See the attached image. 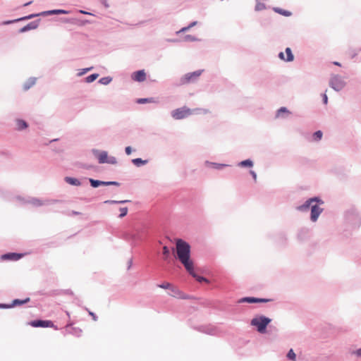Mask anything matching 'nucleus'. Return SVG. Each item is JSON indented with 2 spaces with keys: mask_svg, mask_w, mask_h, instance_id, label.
<instances>
[{
  "mask_svg": "<svg viewBox=\"0 0 361 361\" xmlns=\"http://www.w3.org/2000/svg\"><path fill=\"white\" fill-rule=\"evenodd\" d=\"M177 257L190 274H194V263L190 259V245L183 240L176 241Z\"/></svg>",
  "mask_w": 361,
  "mask_h": 361,
  "instance_id": "obj_1",
  "label": "nucleus"
},
{
  "mask_svg": "<svg viewBox=\"0 0 361 361\" xmlns=\"http://www.w3.org/2000/svg\"><path fill=\"white\" fill-rule=\"evenodd\" d=\"M4 191L7 192L6 196H0L3 200L19 202L21 203H42V202L35 197H25L22 195H13L12 192L5 190Z\"/></svg>",
  "mask_w": 361,
  "mask_h": 361,
  "instance_id": "obj_2",
  "label": "nucleus"
},
{
  "mask_svg": "<svg viewBox=\"0 0 361 361\" xmlns=\"http://www.w3.org/2000/svg\"><path fill=\"white\" fill-rule=\"evenodd\" d=\"M329 87L336 92L342 90L346 85L344 78L338 74L331 75L329 82Z\"/></svg>",
  "mask_w": 361,
  "mask_h": 361,
  "instance_id": "obj_3",
  "label": "nucleus"
},
{
  "mask_svg": "<svg viewBox=\"0 0 361 361\" xmlns=\"http://www.w3.org/2000/svg\"><path fill=\"white\" fill-rule=\"evenodd\" d=\"M192 114V110L187 107L183 106L176 109L171 112V115L175 120H181L188 118Z\"/></svg>",
  "mask_w": 361,
  "mask_h": 361,
  "instance_id": "obj_4",
  "label": "nucleus"
},
{
  "mask_svg": "<svg viewBox=\"0 0 361 361\" xmlns=\"http://www.w3.org/2000/svg\"><path fill=\"white\" fill-rule=\"evenodd\" d=\"M271 319L266 317H257L252 319L251 324L257 327V331L261 333L265 332L267 324H269Z\"/></svg>",
  "mask_w": 361,
  "mask_h": 361,
  "instance_id": "obj_5",
  "label": "nucleus"
},
{
  "mask_svg": "<svg viewBox=\"0 0 361 361\" xmlns=\"http://www.w3.org/2000/svg\"><path fill=\"white\" fill-rule=\"evenodd\" d=\"M203 70H197L191 73L185 74L180 79L182 84L195 82L201 75Z\"/></svg>",
  "mask_w": 361,
  "mask_h": 361,
  "instance_id": "obj_6",
  "label": "nucleus"
},
{
  "mask_svg": "<svg viewBox=\"0 0 361 361\" xmlns=\"http://www.w3.org/2000/svg\"><path fill=\"white\" fill-rule=\"evenodd\" d=\"M29 324L34 328H54L56 327L54 325L52 321H42V320H35L32 321L29 323Z\"/></svg>",
  "mask_w": 361,
  "mask_h": 361,
  "instance_id": "obj_7",
  "label": "nucleus"
},
{
  "mask_svg": "<svg viewBox=\"0 0 361 361\" xmlns=\"http://www.w3.org/2000/svg\"><path fill=\"white\" fill-rule=\"evenodd\" d=\"M41 21V19H37L34 21H32L27 24L26 25L21 27L19 30V33H24L26 32H28L32 30H35L39 27V23Z\"/></svg>",
  "mask_w": 361,
  "mask_h": 361,
  "instance_id": "obj_8",
  "label": "nucleus"
},
{
  "mask_svg": "<svg viewBox=\"0 0 361 361\" xmlns=\"http://www.w3.org/2000/svg\"><path fill=\"white\" fill-rule=\"evenodd\" d=\"M93 154L97 157L99 164L107 163L108 152L106 151H99L98 149H93Z\"/></svg>",
  "mask_w": 361,
  "mask_h": 361,
  "instance_id": "obj_9",
  "label": "nucleus"
},
{
  "mask_svg": "<svg viewBox=\"0 0 361 361\" xmlns=\"http://www.w3.org/2000/svg\"><path fill=\"white\" fill-rule=\"evenodd\" d=\"M131 78L137 82H143L146 79V73L145 70H139L133 73Z\"/></svg>",
  "mask_w": 361,
  "mask_h": 361,
  "instance_id": "obj_10",
  "label": "nucleus"
},
{
  "mask_svg": "<svg viewBox=\"0 0 361 361\" xmlns=\"http://www.w3.org/2000/svg\"><path fill=\"white\" fill-rule=\"evenodd\" d=\"M291 114V112L285 106L279 108L275 115L276 118H287L288 116Z\"/></svg>",
  "mask_w": 361,
  "mask_h": 361,
  "instance_id": "obj_11",
  "label": "nucleus"
},
{
  "mask_svg": "<svg viewBox=\"0 0 361 361\" xmlns=\"http://www.w3.org/2000/svg\"><path fill=\"white\" fill-rule=\"evenodd\" d=\"M70 11L63 9H53L41 12L42 16H47L51 15L68 14Z\"/></svg>",
  "mask_w": 361,
  "mask_h": 361,
  "instance_id": "obj_12",
  "label": "nucleus"
},
{
  "mask_svg": "<svg viewBox=\"0 0 361 361\" xmlns=\"http://www.w3.org/2000/svg\"><path fill=\"white\" fill-rule=\"evenodd\" d=\"M204 165L207 167H212L216 170H222L225 167L230 166L228 164L212 162L209 161H205Z\"/></svg>",
  "mask_w": 361,
  "mask_h": 361,
  "instance_id": "obj_13",
  "label": "nucleus"
},
{
  "mask_svg": "<svg viewBox=\"0 0 361 361\" xmlns=\"http://www.w3.org/2000/svg\"><path fill=\"white\" fill-rule=\"evenodd\" d=\"M322 209L315 204L311 207V220L315 222L322 212Z\"/></svg>",
  "mask_w": 361,
  "mask_h": 361,
  "instance_id": "obj_14",
  "label": "nucleus"
},
{
  "mask_svg": "<svg viewBox=\"0 0 361 361\" xmlns=\"http://www.w3.org/2000/svg\"><path fill=\"white\" fill-rule=\"evenodd\" d=\"M270 300L269 299H263V298H258L255 297H245L241 299V302H268Z\"/></svg>",
  "mask_w": 361,
  "mask_h": 361,
  "instance_id": "obj_15",
  "label": "nucleus"
},
{
  "mask_svg": "<svg viewBox=\"0 0 361 361\" xmlns=\"http://www.w3.org/2000/svg\"><path fill=\"white\" fill-rule=\"evenodd\" d=\"M171 293H169V295L174 298H178L180 299H186L187 296L185 295L183 293L179 290L176 286H173V288H171Z\"/></svg>",
  "mask_w": 361,
  "mask_h": 361,
  "instance_id": "obj_16",
  "label": "nucleus"
},
{
  "mask_svg": "<svg viewBox=\"0 0 361 361\" xmlns=\"http://www.w3.org/2000/svg\"><path fill=\"white\" fill-rule=\"evenodd\" d=\"M16 130L22 131L28 127V123L23 119L18 118L16 120Z\"/></svg>",
  "mask_w": 361,
  "mask_h": 361,
  "instance_id": "obj_17",
  "label": "nucleus"
},
{
  "mask_svg": "<svg viewBox=\"0 0 361 361\" xmlns=\"http://www.w3.org/2000/svg\"><path fill=\"white\" fill-rule=\"evenodd\" d=\"M21 257V255L17 254V253H8L4 255H2L1 258L2 259L5 260H13V261H17Z\"/></svg>",
  "mask_w": 361,
  "mask_h": 361,
  "instance_id": "obj_18",
  "label": "nucleus"
},
{
  "mask_svg": "<svg viewBox=\"0 0 361 361\" xmlns=\"http://www.w3.org/2000/svg\"><path fill=\"white\" fill-rule=\"evenodd\" d=\"M64 180L68 184H70L73 186H80L82 183L78 178L66 176L64 178Z\"/></svg>",
  "mask_w": 361,
  "mask_h": 361,
  "instance_id": "obj_19",
  "label": "nucleus"
},
{
  "mask_svg": "<svg viewBox=\"0 0 361 361\" xmlns=\"http://www.w3.org/2000/svg\"><path fill=\"white\" fill-rule=\"evenodd\" d=\"M89 182L90 185L94 188H97L99 186H106V181L89 178Z\"/></svg>",
  "mask_w": 361,
  "mask_h": 361,
  "instance_id": "obj_20",
  "label": "nucleus"
},
{
  "mask_svg": "<svg viewBox=\"0 0 361 361\" xmlns=\"http://www.w3.org/2000/svg\"><path fill=\"white\" fill-rule=\"evenodd\" d=\"M36 82V78L31 77L28 78L27 81H25L23 84V90H28L30 87H32Z\"/></svg>",
  "mask_w": 361,
  "mask_h": 361,
  "instance_id": "obj_21",
  "label": "nucleus"
},
{
  "mask_svg": "<svg viewBox=\"0 0 361 361\" xmlns=\"http://www.w3.org/2000/svg\"><path fill=\"white\" fill-rule=\"evenodd\" d=\"M237 165L243 168H252L254 165V162L250 159H247L238 162Z\"/></svg>",
  "mask_w": 361,
  "mask_h": 361,
  "instance_id": "obj_22",
  "label": "nucleus"
},
{
  "mask_svg": "<svg viewBox=\"0 0 361 361\" xmlns=\"http://www.w3.org/2000/svg\"><path fill=\"white\" fill-rule=\"evenodd\" d=\"M132 163L137 167H141L148 163V160H143L141 158H135L131 160Z\"/></svg>",
  "mask_w": 361,
  "mask_h": 361,
  "instance_id": "obj_23",
  "label": "nucleus"
},
{
  "mask_svg": "<svg viewBox=\"0 0 361 361\" xmlns=\"http://www.w3.org/2000/svg\"><path fill=\"white\" fill-rule=\"evenodd\" d=\"M273 10H274V12H276V13H277L279 14H281V15H282L283 16H286V17H289V16H290L292 15L290 11L282 9V8H279V7H274Z\"/></svg>",
  "mask_w": 361,
  "mask_h": 361,
  "instance_id": "obj_24",
  "label": "nucleus"
},
{
  "mask_svg": "<svg viewBox=\"0 0 361 361\" xmlns=\"http://www.w3.org/2000/svg\"><path fill=\"white\" fill-rule=\"evenodd\" d=\"M285 52L286 54V62H291L294 60V55L292 52V50L290 47H286L285 49Z\"/></svg>",
  "mask_w": 361,
  "mask_h": 361,
  "instance_id": "obj_25",
  "label": "nucleus"
},
{
  "mask_svg": "<svg viewBox=\"0 0 361 361\" xmlns=\"http://www.w3.org/2000/svg\"><path fill=\"white\" fill-rule=\"evenodd\" d=\"M155 98L154 97H147V98H140L137 99V103L143 104L147 103H154L155 102Z\"/></svg>",
  "mask_w": 361,
  "mask_h": 361,
  "instance_id": "obj_26",
  "label": "nucleus"
},
{
  "mask_svg": "<svg viewBox=\"0 0 361 361\" xmlns=\"http://www.w3.org/2000/svg\"><path fill=\"white\" fill-rule=\"evenodd\" d=\"M303 203H324V201L319 197L315 196L305 200Z\"/></svg>",
  "mask_w": 361,
  "mask_h": 361,
  "instance_id": "obj_27",
  "label": "nucleus"
},
{
  "mask_svg": "<svg viewBox=\"0 0 361 361\" xmlns=\"http://www.w3.org/2000/svg\"><path fill=\"white\" fill-rule=\"evenodd\" d=\"M39 16H42L41 12L40 13H32V14H30L28 16H25L21 17V18H19L18 20H19V22L20 21H24V20H30V19H32V18H34L35 17H39Z\"/></svg>",
  "mask_w": 361,
  "mask_h": 361,
  "instance_id": "obj_28",
  "label": "nucleus"
},
{
  "mask_svg": "<svg viewBox=\"0 0 361 361\" xmlns=\"http://www.w3.org/2000/svg\"><path fill=\"white\" fill-rule=\"evenodd\" d=\"M323 133L321 130H317L312 134V139L313 141L319 142L322 140Z\"/></svg>",
  "mask_w": 361,
  "mask_h": 361,
  "instance_id": "obj_29",
  "label": "nucleus"
},
{
  "mask_svg": "<svg viewBox=\"0 0 361 361\" xmlns=\"http://www.w3.org/2000/svg\"><path fill=\"white\" fill-rule=\"evenodd\" d=\"M30 302V298H26L25 300L16 299L13 301L12 306L22 305L26 302Z\"/></svg>",
  "mask_w": 361,
  "mask_h": 361,
  "instance_id": "obj_30",
  "label": "nucleus"
},
{
  "mask_svg": "<svg viewBox=\"0 0 361 361\" xmlns=\"http://www.w3.org/2000/svg\"><path fill=\"white\" fill-rule=\"evenodd\" d=\"M99 77L98 73H92L85 78V80L87 83L94 82Z\"/></svg>",
  "mask_w": 361,
  "mask_h": 361,
  "instance_id": "obj_31",
  "label": "nucleus"
},
{
  "mask_svg": "<svg viewBox=\"0 0 361 361\" xmlns=\"http://www.w3.org/2000/svg\"><path fill=\"white\" fill-rule=\"evenodd\" d=\"M111 81H112V78L110 76H107V77L101 78L99 80V83L104 85H109Z\"/></svg>",
  "mask_w": 361,
  "mask_h": 361,
  "instance_id": "obj_32",
  "label": "nucleus"
},
{
  "mask_svg": "<svg viewBox=\"0 0 361 361\" xmlns=\"http://www.w3.org/2000/svg\"><path fill=\"white\" fill-rule=\"evenodd\" d=\"M130 200H105L102 203H114V204H126V203H130Z\"/></svg>",
  "mask_w": 361,
  "mask_h": 361,
  "instance_id": "obj_33",
  "label": "nucleus"
},
{
  "mask_svg": "<svg viewBox=\"0 0 361 361\" xmlns=\"http://www.w3.org/2000/svg\"><path fill=\"white\" fill-rule=\"evenodd\" d=\"M184 41H185V42H197V41H200V39L193 35H186L184 37Z\"/></svg>",
  "mask_w": 361,
  "mask_h": 361,
  "instance_id": "obj_34",
  "label": "nucleus"
},
{
  "mask_svg": "<svg viewBox=\"0 0 361 361\" xmlns=\"http://www.w3.org/2000/svg\"><path fill=\"white\" fill-rule=\"evenodd\" d=\"M158 287L161 288L163 289H169L173 288V284L169 283V282H163L161 284L158 285Z\"/></svg>",
  "mask_w": 361,
  "mask_h": 361,
  "instance_id": "obj_35",
  "label": "nucleus"
},
{
  "mask_svg": "<svg viewBox=\"0 0 361 361\" xmlns=\"http://www.w3.org/2000/svg\"><path fill=\"white\" fill-rule=\"evenodd\" d=\"M190 275L192 276L193 277H195L196 279V280L197 281H199L200 283H202V282L208 283V281L205 277L197 276V274H195V271H194V274H190Z\"/></svg>",
  "mask_w": 361,
  "mask_h": 361,
  "instance_id": "obj_36",
  "label": "nucleus"
},
{
  "mask_svg": "<svg viewBox=\"0 0 361 361\" xmlns=\"http://www.w3.org/2000/svg\"><path fill=\"white\" fill-rule=\"evenodd\" d=\"M128 212V208L127 207H122L120 208V214H118V216L123 217L126 216Z\"/></svg>",
  "mask_w": 361,
  "mask_h": 361,
  "instance_id": "obj_37",
  "label": "nucleus"
},
{
  "mask_svg": "<svg viewBox=\"0 0 361 361\" xmlns=\"http://www.w3.org/2000/svg\"><path fill=\"white\" fill-rule=\"evenodd\" d=\"M266 8V6L264 3L258 2L255 8V10L257 11H260Z\"/></svg>",
  "mask_w": 361,
  "mask_h": 361,
  "instance_id": "obj_38",
  "label": "nucleus"
},
{
  "mask_svg": "<svg viewBox=\"0 0 361 361\" xmlns=\"http://www.w3.org/2000/svg\"><path fill=\"white\" fill-rule=\"evenodd\" d=\"M287 357L292 361H295V354L292 349L288 352Z\"/></svg>",
  "mask_w": 361,
  "mask_h": 361,
  "instance_id": "obj_39",
  "label": "nucleus"
},
{
  "mask_svg": "<svg viewBox=\"0 0 361 361\" xmlns=\"http://www.w3.org/2000/svg\"><path fill=\"white\" fill-rule=\"evenodd\" d=\"M17 22H19L18 18H17V19H14V20H4V21H3V22L1 23V25H11V24H13V23H17Z\"/></svg>",
  "mask_w": 361,
  "mask_h": 361,
  "instance_id": "obj_40",
  "label": "nucleus"
},
{
  "mask_svg": "<svg viewBox=\"0 0 361 361\" xmlns=\"http://www.w3.org/2000/svg\"><path fill=\"white\" fill-rule=\"evenodd\" d=\"M92 68H93V67H89V68H82V69L80 70V72L78 73V76L83 75L88 71H91Z\"/></svg>",
  "mask_w": 361,
  "mask_h": 361,
  "instance_id": "obj_41",
  "label": "nucleus"
},
{
  "mask_svg": "<svg viewBox=\"0 0 361 361\" xmlns=\"http://www.w3.org/2000/svg\"><path fill=\"white\" fill-rule=\"evenodd\" d=\"M106 164H117V159L115 157H113V156L108 157L107 163Z\"/></svg>",
  "mask_w": 361,
  "mask_h": 361,
  "instance_id": "obj_42",
  "label": "nucleus"
},
{
  "mask_svg": "<svg viewBox=\"0 0 361 361\" xmlns=\"http://www.w3.org/2000/svg\"><path fill=\"white\" fill-rule=\"evenodd\" d=\"M163 255L165 256V258H168L169 256V250L168 247H163Z\"/></svg>",
  "mask_w": 361,
  "mask_h": 361,
  "instance_id": "obj_43",
  "label": "nucleus"
},
{
  "mask_svg": "<svg viewBox=\"0 0 361 361\" xmlns=\"http://www.w3.org/2000/svg\"><path fill=\"white\" fill-rule=\"evenodd\" d=\"M322 97L323 104H327V103H328V97H327L326 94V93H323L322 94Z\"/></svg>",
  "mask_w": 361,
  "mask_h": 361,
  "instance_id": "obj_44",
  "label": "nucleus"
},
{
  "mask_svg": "<svg viewBox=\"0 0 361 361\" xmlns=\"http://www.w3.org/2000/svg\"><path fill=\"white\" fill-rule=\"evenodd\" d=\"M133 152V148L130 146H127L125 148V152L127 155H130Z\"/></svg>",
  "mask_w": 361,
  "mask_h": 361,
  "instance_id": "obj_45",
  "label": "nucleus"
},
{
  "mask_svg": "<svg viewBox=\"0 0 361 361\" xmlns=\"http://www.w3.org/2000/svg\"><path fill=\"white\" fill-rule=\"evenodd\" d=\"M190 28L189 27V25L186 26V27H184L183 28H181L180 30L177 31L176 32V34H179L180 32H185L188 30H189Z\"/></svg>",
  "mask_w": 361,
  "mask_h": 361,
  "instance_id": "obj_46",
  "label": "nucleus"
},
{
  "mask_svg": "<svg viewBox=\"0 0 361 361\" xmlns=\"http://www.w3.org/2000/svg\"><path fill=\"white\" fill-rule=\"evenodd\" d=\"M106 185H119V183L116 181H106Z\"/></svg>",
  "mask_w": 361,
  "mask_h": 361,
  "instance_id": "obj_47",
  "label": "nucleus"
},
{
  "mask_svg": "<svg viewBox=\"0 0 361 361\" xmlns=\"http://www.w3.org/2000/svg\"><path fill=\"white\" fill-rule=\"evenodd\" d=\"M278 57L281 60L286 61V57H285V55H284L283 52H282V51L279 52V54H278Z\"/></svg>",
  "mask_w": 361,
  "mask_h": 361,
  "instance_id": "obj_48",
  "label": "nucleus"
},
{
  "mask_svg": "<svg viewBox=\"0 0 361 361\" xmlns=\"http://www.w3.org/2000/svg\"><path fill=\"white\" fill-rule=\"evenodd\" d=\"M309 207H310V204H305V205L300 206L298 207V209L300 210H307V209H309Z\"/></svg>",
  "mask_w": 361,
  "mask_h": 361,
  "instance_id": "obj_49",
  "label": "nucleus"
},
{
  "mask_svg": "<svg viewBox=\"0 0 361 361\" xmlns=\"http://www.w3.org/2000/svg\"><path fill=\"white\" fill-rule=\"evenodd\" d=\"M100 2L104 5V6L106 8H108L109 7V4L107 0H100Z\"/></svg>",
  "mask_w": 361,
  "mask_h": 361,
  "instance_id": "obj_50",
  "label": "nucleus"
},
{
  "mask_svg": "<svg viewBox=\"0 0 361 361\" xmlns=\"http://www.w3.org/2000/svg\"><path fill=\"white\" fill-rule=\"evenodd\" d=\"M250 175L252 176L253 179H254L255 180H256V179H257V173H256L254 171H252V170H251V171H250Z\"/></svg>",
  "mask_w": 361,
  "mask_h": 361,
  "instance_id": "obj_51",
  "label": "nucleus"
},
{
  "mask_svg": "<svg viewBox=\"0 0 361 361\" xmlns=\"http://www.w3.org/2000/svg\"><path fill=\"white\" fill-rule=\"evenodd\" d=\"M7 192L4 191V188L0 186V196H6Z\"/></svg>",
  "mask_w": 361,
  "mask_h": 361,
  "instance_id": "obj_52",
  "label": "nucleus"
},
{
  "mask_svg": "<svg viewBox=\"0 0 361 361\" xmlns=\"http://www.w3.org/2000/svg\"><path fill=\"white\" fill-rule=\"evenodd\" d=\"M79 13L85 14V15H93L92 13L85 11H83V10H80Z\"/></svg>",
  "mask_w": 361,
  "mask_h": 361,
  "instance_id": "obj_53",
  "label": "nucleus"
},
{
  "mask_svg": "<svg viewBox=\"0 0 361 361\" xmlns=\"http://www.w3.org/2000/svg\"><path fill=\"white\" fill-rule=\"evenodd\" d=\"M197 21H193V22L190 23L188 25H189V27H190V28H191V27H194L195 25H197Z\"/></svg>",
  "mask_w": 361,
  "mask_h": 361,
  "instance_id": "obj_54",
  "label": "nucleus"
},
{
  "mask_svg": "<svg viewBox=\"0 0 361 361\" xmlns=\"http://www.w3.org/2000/svg\"><path fill=\"white\" fill-rule=\"evenodd\" d=\"M355 353L357 355V356L361 357V348L356 350Z\"/></svg>",
  "mask_w": 361,
  "mask_h": 361,
  "instance_id": "obj_55",
  "label": "nucleus"
},
{
  "mask_svg": "<svg viewBox=\"0 0 361 361\" xmlns=\"http://www.w3.org/2000/svg\"><path fill=\"white\" fill-rule=\"evenodd\" d=\"M32 3V1H29V2H27V3H25V4H23V6H27L30 5Z\"/></svg>",
  "mask_w": 361,
  "mask_h": 361,
  "instance_id": "obj_56",
  "label": "nucleus"
},
{
  "mask_svg": "<svg viewBox=\"0 0 361 361\" xmlns=\"http://www.w3.org/2000/svg\"><path fill=\"white\" fill-rule=\"evenodd\" d=\"M334 64L336 65V66H341V64L339 62H338V61H334Z\"/></svg>",
  "mask_w": 361,
  "mask_h": 361,
  "instance_id": "obj_57",
  "label": "nucleus"
},
{
  "mask_svg": "<svg viewBox=\"0 0 361 361\" xmlns=\"http://www.w3.org/2000/svg\"><path fill=\"white\" fill-rule=\"evenodd\" d=\"M168 42H177V39H168Z\"/></svg>",
  "mask_w": 361,
  "mask_h": 361,
  "instance_id": "obj_58",
  "label": "nucleus"
},
{
  "mask_svg": "<svg viewBox=\"0 0 361 361\" xmlns=\"http://www.w3.org/2000/svg\"><path fill=\"white\" fill-rule=\"evenodd\" d=\"M357 54V52L354 53V54L353 55V58H354Z\"/></svg>",
  "mask_w": 361,
  "mask_h": 361,
  "instance_id": "obj_59",
  "label": "nucleus"
},
{
  "mask_svg": "<svg viewBox=\"0 0 361 361\" xmlns=\"http://www.w3.org/2000/svg\"><path fill=\"white\" fill-rule=\"evenodd\" d=\"M65 22L68 23L70 21L68 20H66Z\"/></svg>",
  "mask_w": 361,
  "mask_h": 361,
  "instance_id": "obj_60",
  "label": "nucleus"
}]
</instances>
